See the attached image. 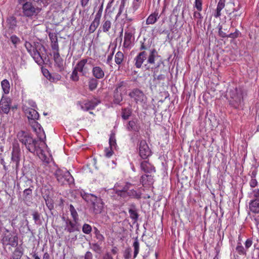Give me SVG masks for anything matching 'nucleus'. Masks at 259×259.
<instances>
[{
  "instance_id": "f257e3e1",
  "label": "nucleus",
  "mask_w": 259,
  "mask_h": 259,
  "mask_svg": "<svg viewBox=\"0 0 259 259\" xmlns=\"http://www.w3.org/2000/svg\"><path fill=\"white\" fill-rule=\"evenodd\" d=\"M160 56L158 55L157 51L155 49H153L150 50V53L147 57V63L144 65L145 68L148 70L150 69V65H154V67H151V69H154L153 75V81L155 82L156 84L159 83L160 81L164 80L165 78V76L164 74L157 75L156 73V69L159 68L160 65L163 63L161 59L156 62V60Z\"/></svg>"
},
{
  "instance_id": "f03ea898",
  "label": "nucleus",
  "mask_w": 259,
  "mask_h": 259,
  "mask_svg": "<svg viewBox=\"0 0 259 259\" xmlns=\"http://www.w3.org/2000/svg\"><path fill=\"white\" fill-rule=\"evenodd\" d=\"M17 137L27 150L32 153H37L41 151L40 148V142L35 139H33L30 134L24 131L18 132Z\"/></svg>"
},
{
  "instance_id": "7ed1b4c3",
  "label": "nucleus",
  "mask_w": 259,
  "mask_h": 259,
  "mask_svg": "<svg viewBox=\"0 0 259 259\" xmlns=\"http://www.w3.org/2000/svg\"><path fill=\"white\" fill-rule=\"evenodd\" d=\"M80 195L85 201L91 203V208L94 214H98L102 212L104 208V203L101 198L84 192H81Z\"/></svg>"
},
{
  "instance_id": "20e7f679",
  "label": "nucleus",
  "mask_w": 259,
  "mask_h": 259,
  "mask_svg": "<svg viewBox=\"0 0 259 259\" xmlns=\"http://www.w3.org/2000/svg\"><path fill=\"white\" fill-rule=\"evenodd\" d=\"M231 98L230 104L235 108H237L242 102V91L237 88L231 89L229 92Z\"/></svg>"
},
{
  "instance_id": "39448f33",
  "label": "nucleus",
  "mask_w": 259,
  "mask_h": 259,
  "mask_svg": "<svg viewBox=\"0 0 259 259\" xmlns=\"http://www.w3.org/2000/svg\"><path fill=\"white\" fill-rule=\"evenodd\" d=\"M54 175L58 182L61 185L70 184L73 180L72 176L70 172L67 170H63L58 168L56 170Z\"/></svg>"
},
{
  "instance_id": "423d86ee",
  "label": "nucleus",
  "mask_w": 259,
  "mask_h": 259,
  "mask_svg": "<svg viewBox=\"0 0 259 259\" xmlns=\"http://www.w3.org/2000/svg\"><path fill=\"white\" fill-rule=\"evenodd\" d=\"M9 233V231L7 230ZM1 242L3 246L10 245L12 247H16L18 244V237L17 236H13L11 233H4L2 235Z\"/></svg>"
},
{
  "instance_id": "0eeeda50",
  "label": "nucleus",
  "mask_w": 259,
  "mask_h": 259,
  "mask_svg": "<svg viewBox=\"0 0 259 259\" xmlns=\"http://www.w3.org/2000/svg\"><path fill=\"white\" fill-rule=\"evenodd\" d=\"M22 11L23 15L25 17H32L33 16H36L39 12L37 7H34L32 3H25L22 6Z\"/></svg>"
},
{
  "instance_id": "6e6552de",
  "label": "nucleus",
  "mask_w": 259,
  "mask_h": 259,
  "mask_svg": "<svg viewBox=\"0 0 259 259\" xmlns=\"http://www.w3.org/2000/svg\"><path fill=\"white\" fill-rule=\"evenodd\" d=\"M139 153L140 157L143 159H147L151 155V150L146 141L141 140L139 144Z\"/></svg>"
},
{
  "instance_id": "1a4fd4ad",
  "label": "nucleus",
  "mask_w": 259,
  "mask_h": 259,
  "mask_svg": "<svg viewBox=\"0 0 259 259\" xmlns=\"http://www.w3.org/2000/svg\"><path fill=\"white\" fill-rule=\"evenodd\" d=\"M92 65V61L91 59H83L79 61L76 64L75 68L83 75H85L89 71V69L86 66V64Z\"/></svg>"
},
{
  "instance_id": "9d476101",
  "label": "nucleus",
  "mask_w": 259,
  "mask_h": 259,
  "mask_svg": "<svg viewBox=\"0 0 259 259\" xmlns=\"http://www.w3.org/2000/svg\"><path fill=\"white\" fill-rule=\"evenodd\" d=\"M100 101L97 99L92 100H88L84 103L78 102L77 104L80 106L81 109L84 111H88L94 109L96 106L100 103Z\"/></svg>"
},
{
  "instance_id": "9b49d317",
  "label": "nucleus",
  "mask_w": 259,
  "mask_h": 259,
  "mask_svg": "<svg viewBox=\"0 0 259 259\" xmlns=\"http://www.w3.org/2000/svg\"><path fill=\"white\" fill-rule=\"evenodd\" d=\"M134 40V31L130 29L125 30L123 46L125 48H131L132 43Z\"/></svg>"
},
{
  "instance_id": "f8f14e48",
  "label": "nucleus",
  "mask_w": 259,
  "mask_h": 259,
  "mask_svg": "<svg viewBox=\"0 0 259 259\" xmlns=\"http://www.w3.org/2000/svg\"><path fill=\"white\" fill-rule=\"evenodd\" d=\"M128 96L134 99L136 103L138 102H142L144 101L145 98L143 92L139 89H134L130 92Z\"/></svg>"
},
{
  "instance_id": "ddd939ff",
  "label": "nucleus",
  "mask_w": 259,
  "mask_h": 259,
  "mask_svg": "<svg viewBox=\"0 0 259 259\" xmlns=\"http://www.w3.org/2000/svg\"><path fill=\"white\" fill-rule=\"evenodd\" d=\"M40 48H43L45 49V47L42 45H38L36 48H33V52L30 54L35 62L39 65H42L44 63V61L38 51V49L40 50Z\"/></svg>"
},
{
  "instance_id": "4468645a",
  "label": "nucleus",
  "mask_w": 259,
  "mask_h": 259,
  "mask_svg": "<svg viewBox=\"0 0 259 259\" xmlns=\"http://www.w3.org/2000/svg\"><path fill=\"white\" fill-rule=\"evenodd\" d=\"M53 59L55 62V66L57 68L59 71L61 72L64 69L63 60L61 57L59 52H54Z\"/></svg>"
},
{
  "instance_id": "2eb2a0df",
  "label": "nucleus",
  "mask_w": 259,
  "mask_h": 259,
  "mask_svg": "<svg viewBox=\"0 0 259 259\" xmlns=\"http://www.w3.org/2000/svg\"><path fill=\"white\" fill-rule=\"evenodd\" d=\"M147 53L145 51L140 52L134 59L135 65L136 68H141L143 63L147 58Z\"/></svg>"
},
{
  "instance_id": "dca6fc26",
  "label": "nucleus",
  "mask_w": 259,
  "mask_h": 259,
  "mask_svg": "<svg viewBox=\"0 0 259 259\" xmlns=\"http://www.w3.org/2000/svg\"><path fill=\"white\" fill-rule=\"evenodd\" d=\"M10 99L3 97L0 101V110L4 113L8 114L10 109Z\"/></svg>"
},
{
  "instance_id": "f3484780",
  "label": "nucleus",
  "mask_w": 259,
  "mask_h": 259,
  "mask_svg": "<svg viewBox=\"0 0 259 259\" xmlns=\"http://www.w3.org/2000/svg\"><path fill=\"white\" fill-rule=\"evenodd\" d=\"M219 35L221 37H230L231 38H236L239 36L240 32L239 30L236 29L235 31L233 33L227 34V32L223 31V27L222 25H219Z\"/></svg>"
},
{
  "instance_id": "a211bd4d",
  "label": "nucleus",
  "mask_w": 259,
  "mask_h": 259,
  "mask_svg": "<svg viewBox=\"0 0 259 259\" xmlns=\"http://www.w3.org/2000/svg\"><path fill=\"white\" fill-rule=\"evenodd\" d=\"M24 112L29 121L38 119L39 114L34 109L28 108L25 109Z\"/></svg>"
},
{
  "instance_id": "6ab92c4d",
  "label": "nucleus",
  "mask_w": 259,
  "mask_h": 259,
  "mask_svg": "<svg viewBox=\"0 0 259 259\" xmlns=\"http://www.w3.org/2000/svg\"><path fill=\"white\" fill-rule=\"evenodd\" d=\"M78 222H73L70 220L67 219L66 221V226L65 227V230L67 231L69 233H72L75 231H78V227L77 224Z\"/></svg>"
},
{
  "instance_id": "aec40b11",
  "label": "nucleus",
  "mask_w": 259,
  "mask_h": 259,
  "mask_svg": "<svg viewBox=\"0 0 259 259\" xmlns=\"http://www.w3.org/2000/svg\"><path fill=\"white\" fill-rule=\"evenodd\" d=\"M141 168L146 173H150L155 171L154 167L147 161H144L141 163Z\"/></svg>"
},
{
  "instance_id": "412c9836",
  "label": "nucleus",
  "mask_w": 259,
  "mask_h": 259,
  "mask_svg": "<svg viewBox=\"0 0 259 259\" xmlns=\"http://www.w3.org/2000/svg\"><path fill=\"white\" fill-rule=\"evenodd\" d=\"M92 72L93 76L96 79H101L104 77V72L100 67H94Z\"/></svg>"
},
{
  "instance_id": "4be33fe9",
  "label": "nucleus",
  "mask_w": 259,
  "mask_h": 259,
  "mask_svg": "<svg viewBox=\"0 0 259 259\" xmlns=\"http://www.w3.org/2000/svg\"><path fill=\"white\" fill-rule=\"evenodd\" d=\"M127 129L129 131L138 132L140 129V126L137 121L130 120L127 125Z\"/></svg>"
},
{
  "instance_id": "5701e85b",
  "label": "nucleus",
  "mask_w": 259,
  "mask_h": 259,
  "mask_svg": "<svg viewBox=\"0 0 259 259\" xmlns=\"http://www.w3.org/2000/svg\"><path fill=\"white\" fill-rule=\"evenodd\" d=\"M128 212L130 218L134 221V223H136L138 221L139 214L138 213V210L135 205L133 204L131 206V207L128 210Z\"/></svg>"
},
{
  "instance_id": "b1692460",
  "label": "nucleus",
  "mask_w": 259,
  "mask_h": 259,
  "mask_svg": "<svg viewBox=\"0 0 259 259\" xmlns=\"http://www.w3.org/2000/svg\"><path fill=\"white\" fill-rule=\"evenodd\" d=\"M128 81H121L118 82L116 85V89L118 91L122 92L126 91L127 88H130Z\"/></svg>"
},
{
  "instance_id": "393cba45",
  "label": "nucleus",
  "mask_w": 259,
  "mask_h": 259,
  "mask_svg": "<svg viewBox=\"0 0 259 259\" xmlns=\"http://www.w3.org/2000/svg\"><path fill=\"white\" fill-rule=\"evenodd\" d=\"M131 186V184L127 183L122 189L116 190V194L120 196L125 197Z\"/></svg>"
},
{
  "instance_id": "a878e982",
  "label": "nucleus",
  "mask_w": 259,
  "mask_h": 259,
  "mask_svg": "<svg viewBox=\"0 0 259 259\" xmlns=\"http://www.w3.org/2000/svg\"><path fill=\"white\" fill-rule=\"evenodd\" d=\"M100 242L97 243H89L90 248L96 253L101 254L102 251V247L101 246Z\"/></svg>"
},
{
  "instance_id": "bb28decb",
  "label": "nucleus",
  "mask_w": 259,
  "mask_h": 259,
  "mask_svg": "<svg viewBox=\"0 0 259 259\" xmlns=\"http://www.w3.org/2000/svg\"><path fill=\"white\" fill-rule=\"evenodd\" d=\"M225 5V0H220L215 12L214 14V16L215 18H218L221 15V11L224 8Z\"/></svg>"
},
{
  "instance_id": "cd10ccee",
  "label": "nucleus",
  "mask_w": 259,
  "mask_h": 259,
  "mask_svg": "<svg viewBox=\"0 0 259 259\" xmlns=\"http://www.w3.org/2000/svg\"><path fill=\"white\" fill-rule=\"evenodd\" d=\"M251 211L255 213L259 212V199H255L251 201L249 204Z\"/></svg>"
},
{
  "instance_id": "c85d7f7f",
  "label": "nucleus",
  "mask_w": 259,
  "mask_h": 259,
  "mask_svg": "<svg viewBox=\"0 0 259 259\" xmlns=\"http://www.w3.org/2000/svg\"><path fill=\"white\" fill-rule=\"evenodd\" d=\"M159 18L158 13L154 12L151 14L146 20V24L148 25L154 24Z\"/></svg>"
},
{
  "instance_id": "c756f323",
  "label": "nucleus",
  "mask_w": 259,
  "mask_h": 259,
  "mask_svg": "<svg viewBox=\"0 0 259 259\" xmlns=\"http://www.w3.org/2000/svg\"><path fill=\"white\" fill-rule=\"evenodd\" d=\"M113 98L114 103L115 104H119L123 99L121 92L115 89L113 94Z\"/></svg>"
},
{
  "instance_id": "7c9ffc66",
  "label": "nucleus",
  "mask_w": 259,
  "mask_h": 259,
  "mask_svg": "<svg viewBox=\"0 0 259 259\" xmlns=\"http://www.w3.org/2000/svg\"><path fill=\"white\" fill-rule=\"evenodd\" d=\"M37 138L39 139V142L40 143L41 142H44L46 140V135L42 127L38 128V130L35 131Z\"/></svg>"
},
{
  "instance_id": "2f4dec72",
  "label": "nucleus",
  "mask_w": 259,
  "mask_h": 259,
  "mask_svg": "<svg viewBox=\"0 0 259 259\" xmlns=\"http://www.w3.org/2000/svg\"><path fill=\"white\" fill-rule=\"evenodd\" d=\"M32 215L35 224L39 225L41 224L42 221L40 219L41 215L40 213L36 210H34L33 211Z\"/></svg>"
},
{
  "instance_id": "473e14b6",
  "label": "nucleus",
  "mask_w": 259,
  "mask_h": 259,
  "mask_svg": "<svg viewBox=\"0 0 259 259\" xmlns=\"http://www.w3.org/2000/svg\"><path fill=\"white\" fill-rule=\"evenodd\" d=\"M133 247L134 248V258H136L139 253L140 248V244L137 237L134 239Z\"/></svg>"
},
{
  "instance_id": "72a5a7b5",
  "label": "nucleus",
  "mask_w": 259,
  "mask_h": 259,
  "mask_svg": "<svg viewBox=\"0 0 259 259\" xmlns=\"http://www.w3.org/2000/svg\"><path fill=\"white\" fill-rule=\"evenodd\" d=\"M7 22L9 25V28L10 29H14L17 26V19L16 17L13 16H10L8 18Z\"/></svg>"
},
{
  "instance_id": "f704fd0d",
  "label": "nucleus",
  "mask_w": 259,
  "mask_h": 259,
  "mask_svg": "<svg viewBox=\"0 0 259 259\" xmlns=\"http://www.w3.org/2000/svg\"><path fill=\"white\" fill-rule=\"evenodd\" d=\"M98 84V81L97 79L95 78H91L89 81V88L90 91H93L95 90Z\"/></svg>"
},
{
  "instance_id": "c9c22d12",
  "label": "nucleus",
  "mask_w": 259,
  "mask_h": 259,
  "mask_svg": "<svg viewBox=\"0 0 259 259\" xmlns=\"http://www.w3.org/2000/svg\"><path fill=\"white\" fill-rule=\"evenodd\" d=\"M124 59V55L120 52H117L115 56V62L117 65H120Z\"/></svg>"
},
{
  "instance_id": "e433bc0d",
  "label": "nucleus",
  "mask_w": 259,
  "mask_h": 259,
  "mask_svg": "<svg viewBox=\"0 0 259 259\" xmlns=\"http://www.w3.org/2000/svg\"><path fill=\"white\" fill-rule=\"evenodd\" d=\"M1 85L5 94H7L10 92V83L7 79H4L1 82Z\"/></svg>"
},
{
  "instance_id": "4c0bfd02",
  "label": "nucleus",
  "mask_w": 259,
  "mask_h": 259,
  "mask_svg": "<svg viewBox=\"0 0 259 259\" xmlns=\"http://www.w3.org/2000/svg\"><path fill=\"white\" fill-rule=\"evenodd\" d=\"M111 26V22L109 20H105L103 21L102 29L104 32H107L109 31Z\"/></svg>"
},
{
  "instance_id": "58836bf2",
  "label": "nucleus",
  "mask_w": 259,
  "mask_h": 259,
  "mask_svg": "<svg viewBox=\"0 0 259 259\" xmlns=\"http://www.w3.org/2000/svg\"><path fill=\"white\" fill-rule=\"evenodd\" d=\"M69 210L71 212V215L72 217L73 218V221L75 222H78V213H77V211H76L75 208L72 204H70L69 206Z\"/></svg>"
},
{
  "instance_id": "ea45409f",
  "label": "nucleus",
  "mask_w": 259,
  "mask_h": 259,
  "mask_svg": "<svg viewBox=\"0 0 259 259\" xmlns=\"http://www.w3.org/2000/svg\"><path fill=\"white\" fill-rule=\"evenodd\" d=\"M132 111L130 108H124L122 109L121 117L124 119H128L129 117L131 115Z\"/></svg>"
},
{
  "instance_id": "a19ab883",
  "label": "nucleus",
  "mask_w": 259,
  "mask_h": 259,
  "mask_svg": "<svg viewBox=\"0 0 259 259\" xmlns=\"http://www.w3.org/2000/svg\"><path fill=\"white\" fill-rule=\"evenodd\" d=\"M20 158H18L14 155H12L11 156V164H12V166L13 168H15L17 169L20 163Z\"/></svg>"
},
{
  "instance_id": "79ce46f5",
  "label": "nucleus",
  "mask_w": 259,
  "mask_h": 259,
  "mask_svg": "<svg viewBox=\"0 0 259 259\" xmlns=\"http://www.w3.org/2000/svg\"><path fill=\"white\" fill-rule=\"evenodd\" d=\"M151 44L149 40L147 41L146 39H144L143 41H141V46L140 47V50L145 51V50H148L150 48Z\"/></svg>"
},
{
  "instance_id": "37998d69",
  "label": "nucleus",
  "mask_w": 259,
  "mask_h": 259,
  "mask_svg": "<svg viewBox=\"0 0 259 259\" xmlns=\"http://www.w3.org/2000/svg\"><path fill=\"white\" fill-rule=\"evenodd\" d=\"M130 197L139 199L141 198V193L140 192H137V191H135L134 190H130L127 192V195Z\"/></svg>"
},
{
  "instance_id": "c03bdc74",
  "label": "nucleus",
  "mask_w": 259,
  "mask_h": 259,
  "mask_svg": "<svg viewBox=\"0 0 259 259\" xmlns=\"http://www.w3.org/2000/svg\"><path fill=\"white\" fill-rule=\"evenodd\" d=\"M33 188L32 186H31ZM32 189L31 188V187L29 188L26 189L23 191V198L24 200H28L30 198V197L32 195Z\"/></svg>"
},
{
  "instance_id": "a18cd8bd",
  "label": "nucleus",
  "mask_w": 259,
  "mask_h": 259,
  "mask_svg": "<svg viewBox=\"0 0 259 259\" xmlns=\"http://www.w3.org/2000/svg\"><path fill=\"white\" fill-rule=\"evenodd\" d=\"M23 252L19 248H16L13 253V259H20Z\"/></svg>"
},
{
  "instance_id": "49530a36",
  "label": "nucleus",
  "mask_w": 259,
  "mask_h": 259,
  "mask_svg": "<svg viewBox=\"0 0 259 259\" xmlns=\"http://www.w3.org/2000/svg\"><path fill=\"white\" fill-rule=\"evenodd\" d=\"M99 22L97 21L96 20H94L92 22L91 25L89 27V32L90 33H93L95 32L97 28L98 27V26L100 24Z\"/></svg>"
},
{
  "instance_id": "de8ad7c7",
  "label": "nucleus",
  "mask_w": 259,
  "mask_h": 259,
  "mask_svg": "<svg viewBox=\"0 0 259 259\" xmlns=\"http://www.w3.org/2000/svg\"><path fill=\"white\" fill-rule=\"evenodd\" d=\"M109 143L110 147L111 149H113L114 147L115 146L116 143V139H115V135L114 133H112L110 134L109 140Z\"/></svg>"
},
{
  "instance_id": "09e8293b",
  "label": "nucleus",
  "mask_w": 259,
  "mask_h": 259,
  "mask_svg": "<svg viewBox=\"0 0 259 259\" xmlns=\"http://www.w3.org/2000/svg\"><path fill=\"white\" fill-rule=\"evenodd\" d=\"M200 11H195L193 14L194 18L197 19V24H201L202 22L203 17L200 13Z\"/></svg>"
},
{
  "instance_id": "8fccbe9b",
  "label": "nucleus",
  "mask_w": 259,
  "mask_h": 259,
  "mask_svg": "<svg viewBox=\"0 0 259 259\" xmlns=\"http://www.w3.org/2000/svg\"><path fill=\"white\" fill-rule=\"evenodd\" d=\"M94 230L96 238H97L99 242H102L104 239V236L100 233V231L98 230L97 228L95 227Z\"/></svg>"
},
{
  "instance_id": "3c124183",
  "label": "nucleus",
  "mask_w": 259,
  "mask_h": 259,
  "mask_svg": "<svg viewBox=\"0 0 259 259\" xmlns=\"http://www.w3.org/2000/svg\"><path fill=\"white\" fill-rule=\"evenodd\" d=\"M82 232L86 234H89L92 232V227L88 224H84L82 226Z\"/></svg>"
},
{
  "instance_id": "603ef678",
  "label": "nucleus",
  "mask_w": 259,
  "mask_h": 259,
  "mask_svg": "<svg viewBox=\"0 0 259 259\" xmlns=\"http://www.w3.org/2000/svg\"><path fill=\"white\" fill-rule=\"evenodd\" d=\"M29 123L34 132H35L36 130H38V128L41 127L40 124L36 121V120L30 121Z\"/></svg>"
},
{
  "instance_id": "864d4df0",
  "label": "nucleus",
  "mask_w": 259,
  "mask_h": 259,
  "mask_svg": "<svg viewBox=\"0 0 259 259\" xmlns=\"http://www.w3.org/2000/svg\"><path fill=\"white\" fill-rule=\"evenodd\" d=\"M78 70L76 69V68L75 67L74 70H73L72 72V74L71 75V79L74 81H78L79 79V76L78 75Z\"/></svg>"
},
{
  "instance_id": "5fc2aeb1",
  "label": "nucleus",
  "mask_w": 259,
  "mask_h": 259,
  "mask_svg": "<svg viewBox=\"0 0 259 259\" xmlns=\"http://www.w3.org/2000/svg\"><path fill=\"white\" fill-rule=\"evenodd\" d=\"M194 8H195L198 11H201L202 10V0H195L194 3Z\"/></svg>"
},
{
  "instance_id": "6e6d98bb",
  "label": "nucleus",
  "mask_w": 259,
  "mask_h": 259,
  "mask_svg": "<svg viewBox=\"0 0 259 259\" xmlns=\"http://www.w3.org/2000/svg\"><path fill=\"white\" fill-rule=\"evenodd\" d=\"M132 249L130 247L126 248L123 253V256L125 259H130L132 256Z\"/></svg>"
},
{
  "instance_id": "4d7b16f0",
  "label": "nucleus",
  "mask_w": 259,
  "mask_h": 259,
  "mask_svg": "<svg viewBox=\"0 0 259 259\" xmlns=\"http://www.w3.org/2000/svg\"><path fill=\"white\" fill-rule=\"evenodd\" d=\"M45 201L47 206L50 210H52L54 208V205L52 199L47 197V198H45Z\"/></svg>"
},
{
  "instance_id": "13d9d810",
  "label": "nucleus",
  "mask_w": 259,
  "mask_h": 259,
  "mask_svg": "<svg viewBox=\"0 0 259 259\" xmlns=\"http://www.w3.org/2000/svg\"><path fill=\"white\" fill-rule=\"evenodd\" d=\"M10 40L13 45H15V47H16V45L20 42V38L17 37L16 35H13L10 37Z\"/></svg>"
},
{
  "instance_id": "bf43d9fd",
  "label": "nucleus",
  "mask_w": 259,
  "mask_h": 259,
  "mask_svg": "<svg viewBox=\"0 0 259 259\" xmlns=\"http://www.w3.org/2000/svg\"><path fill=\"white\" fill-rule=\"evenodd\" d=\"M12 151H20L19 144L18 141H15L12 144Z\"/></svg>"
},
{
  "instance_id": "052dcab7",
  "label": "nucleus",
  "mask_w": 259,
  "mask_h": 259,
  "mask_svg": "<svg viewBox=\"0 0 259 259\" xmlns=\"http://www.w3.org/2000/svg\"><path fill=\"white\" fill-rule=\"evenodd\" d=\"M49 36L51 42H55L56 41H58V38L56 33H50Z\"/></svg>"
},
{
  "instance_id": "680f3d73",
  "label": "nucleus",
  "mask_w": 259,
  "mask_h": 259,
  "mask_svg": "<svg viewBox=\"0 0 259 259\" xmlns=\"http://www.w3.org/2000/svg\"><path fill=\"white\" fill-rule=\"evenodd\" d=\"M236 250L240 254H244L245 253V251H244V247L241 245L240 243H238L237 246L236 247Z\"/></svg>"
},
{
  "instance_id": "e2e57ef3",
  "label": "nucleus",
  "mask_w": 259,
  "mask_h": 259,
  "mask_svg": "<svg viewBox=\"0 0 259 259\" xmlns=\"http://www.w3.org/2000/svg\"><path fill=\"white\" fill-rule=\"evenodd\" d=\"M25 47L26 49H27V50L28 51V52L30 54L33 52V48H34L33 47H32V46L31 45V44L30 42L26 41L25 44Z\"/></svg>"
},
{
  "instance_id": "0e129e2a",
  "label": "nucleus",
  "mask_w": 259,
  "mask_h": 259,
  "mask_svg": "<svg viewBox=\"0 0 259 259\" xmlns=\"http://www.w3.org/2000/svg\"><path fill=\"white\" fill-rule=\"evenodd\" d=\"M102 8H100L97 13V14H96L94 20H96L97 21L100 22V19L102 16Z\"/></svg>"
},
{
  "instance_id": "69168bd1",
  "label": "nucleus",
  "mask_w": 259,
  "mask_h": 259,
  "mask_svg": "<svg viewBox=\"0 0 259 259\" xmlns=\"http://www.w3.org/2000/svg\"><path fill=\"white\" fill-rule=\"evenodd\" d=\"M140 3L134 1L132 4V9L133 12H135L139 8Z\"/></svg>"
},
{
  "instance_id": "338daca9",
  "label": "nucleus",
  "mask_w": 259,
  "mask_h": 259,
  "mask_svg": "<svg viewBox=\"0 0 259 259\" xmlns=\"http://www.w3.org/2000/svg\"><path fill=\"white\" fill-rule=\"evenodd\" d=\"M148 177V175H143L140 179V182L143 185H148V182L147 179Z\"/></svg>"
},
{
  "instance_id": "774afa93",
  "label": "nucleus",
  "mask_w": 259,
  "mask_h": 259,
  "mask_svg": "<svg viewBox=\"0 0 259 259\" xmlns=\"http://www.w3.org/2000/svg\"><path fill=\"white\" fill-rule=\"evenodd\" d=\"M27 17L24 16L23 15L20 18V21L21 22L22 27H24L25 29L27 28V27L25 24L26 22L27 21V19L26 18Z\"/></svg>"
}]
</instances>
